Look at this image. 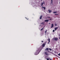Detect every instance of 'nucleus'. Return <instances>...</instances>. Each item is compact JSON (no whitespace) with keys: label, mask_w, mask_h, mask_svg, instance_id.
Segmentation results:
<instances>
[{"label":"nucleus","mask_w":60,"mask_h":60,"mask_svg":"<svg viewBox=\"0 0 60 60\" xmlns=\"http://www.w3.org/2000/svg\"><path fill=\"white\" fill-rule=\"evenodd\" d=\"M55 25H56V24Z\"/></svg>","instance_id":"29"},{"label":"nucleus","mask_w":60,"mask_h":60,"mask_svg":"<svg viewBox=\"0 0 60 60\" xmlns=\"http://www.w3.org/2000/svg\"><path fill=\"white\" fill-rule=\"evenodd\" d=\"M45 4V2H43L41 4V6H43V4Z\"/></svg>","instance_id":"3"},{"label":"nucleus","mask_w":60,"mask_h":60,"mask_svg":"<svg viewBox=\"0 0 60 60\" xmlns=\"http://www.w3.org/2000/svg\"><path fill=\"white\" fill-rule=\"evenodd\" d=\"M40 52V49H39L38 50H37L36 52L34 53L35 55H37L39 54Z\"/></svg>","instance_id":"1"},{"label":"nucleus","mask_w":60,"mask_h":60,"mask_svg":"<svg viewBox=\"0 0 60 60\" xmlns=\"http://www.w3.org/2000/svg\"><path fill=\"white\" fill-rule=\"evenodd\" d=\"M53 0H51V4H53Z\"/></svg>","instance_id":"10"},{"label":"nucleus","mask_w":60,"mask_h":60,"mask_svg":"<svg viewBox=\"0 0 60 60\" xmlns=\"http://www.w3.org/2000/svg\"><path fill=\"white\" fill-rule=\"evenodd\" d=\"M42 16H40V19H41V18H42Z\"/></svg>","instance_id":"15"},{"label":"nucleus","mask_w":60,"mask_h":60,"mask_svg":"<svg viewBox=\"0 0 60 60\" xmlns=\"http://www.w3.org/2000/svg\"><path fill=\"white\" fill-rule=\"evenodd\" d=\"M47 31V30H46L45 31V34H46Z\"/></svg>","instance_id":"16"},{"label":"nucleus","mask_w":60,"mask_h":60,"mask_svg":"<svg viewBox=\"0 0 60 60\" xmlns=\"http://www.w3.org/2000/svg\"><path fill=\"white\" fill-rule=\"evenodd\" d=\"M49 20H44L45 22H48L49 21Z\"/></svg>","instance_id":"2"},{"label":"nucleus","mask_w":60,"mask_h":60,"mask_svg":"<svg viewBox=\"0 0 60 60\" xmlns=\"http://www.w3.org/2000/svg\"><path fill=\"white\" fill-rule=\"evenodd\" d=\"M55 15H58V14H55Z\"/></svg>","instance_id":"23"},{"label":"nucleus","mask_w":60,"mask_h":60,"mask_svg":"<svg viewBox=\"0 0 60 60\" xmlns=\"http://www.w3.org/2000/svg\"><path fill=\"white\" fill-rule=\"evenodd\" d=\"M57 13V11H55L53 12V13Z\"/></svg>","instance_id":"13"},{"label":"nucleus","mask_w":60,"mask_h":60,"mask_svg":"<svg viewBox=\"0 0 60 60\" xmlns=\"http://www.w3.org/2000/svg\"><path fill=\"white\" fill-rule=\"evenodd\" d=\"M48 41H49V42L48 43V44H49V43L50 42V39H49V38L48 40Z\"/></svg>","instance_id":"8"},{"label":"nucleus","mask_w":60,"mask_h":60,"mask_svg":"<svg viewBox=\"0 0 60 60\" xmlns=\"http://www.w3.org/2000/svg\"><path fill=\"white\" fill-rule=\"evenodd\" d=\"M45 54L47 55V56H49V54L47 53V52H45Z\"/></svg>","instance_id":"5"},{"label":"nucleus","mask_w":60,"mask_h":60,"mask_svg":"<svg viewBox=\"0 0 60 60\" xmlns=\"http://www.w3.org/2000/svg\"><path fill=\"white\" fill-rule=\"evenodd\" d=\"M41 42H43V41H41Z\"/></svg>","instance_id":"22"},{"label":"nucleus","mask_w":60,"mask_h":60,"mask_svg":"<svg viewBox=\"0 0 60 60\" xmlns=\"http://www.w3.org/2000/svg\"><path fill=\"white\" fill-rule=\"evenodd\" d=\"M51 26H51V28H52V27H54V25H53V24H52Z\"/></svg>","instance_id":"6"},{"label":"nucleus","mask_w":60,"mask_h":60,"mask_svg":"<svg viewBox=\"0 0 60 60\" xmlns=\"http://www.w3.org/2000/svg\"><path fill=\"white\" fill-rule=\"evenodd\" d=\"M49 49L50 50V51H51V49L50 48H49Z\"/></svg>","instance_id":"18"},{"label":"nucleus","mask_w":60,"mask_h":60,"mask_svg":"<svg viewBox=\"0 0 60 60\" xmlns=\"http://www.w3.org/2000/svg\"><path fill=\"white\" fill-rule=\"evenodd\" d=\"M58 38H56L54 39V40L55 41H57V40H58Z\"/></svg>","instance_id":"4"},{"label":"nucleus","mask_w":60,"mask_h":60,"mask_svg":"<svg viewBox=\"0 0 60 60\" xmlns=\"http://www.w3.org/2000/svg\"><path fill=\"white\" fill-rule=\"evenodd\" d=\"M50 60H52V59H51L50 58Z\"/></svg>","instance_id":"24"},{"label":"nucleus","mask_w":60,"mask_h":60,"mask_svg":"<svg viewBox=\"0 0 60 60\" xmlns=\"http://www.w3.org/2000/svg\"><path fill=\"white\" fill-rule=\"evenodd\" d=\"M42 46L43 47H44L45 46V44L44 43V44H43V45H42Z\"/></svg>","instance_id":"14"},{"label":"nucleus","mask_w":60,"mask_h":60,"mask_svg":"<svg viewBox=\"0 0 60 60\" xmlns=\"http://www.w3.org/2000/svg\"><path fill=\"white\" fill-rule=\"evenodd\" d=\"M57 28H58V27H57L55 28V31H56V30L57 29Z\"/></svg>","instance_id":"9"},{"label":"nucleus","mask_w":60,"mask_h":60,"mask_svg":"<svg viewBox=\"0 0 60 60\" xmlns=\"http://www.w3.org/2000/svg\"><path fill=\"white\" fill-rule=\"evenodd\" d=\"M49 48H47L45 50H49Z\"/></svg>","instance_id":"12"},{"label":"nucleus","mask_w":60,"mask_h":60,"mask_svg":"<svg viewBox=\"0 0 60 60\" xmlns=\"http://www.w3.org/2000/svg\"><path fill=\"white\" fill-rule=\"evenodd\" d=\"M53 32H55V30H53Z\"/></svg>","instance_id":"20"},{"label":"nucleus","mask_w":60,"mask_h":60,"mask_svg":"<svg viewBox=\"0 0 60 60\" xmlns=\"http://www.w3.org/2000/svg\"><path fill=\"white\" fill-rule=\"evenodd\" d=\"M49 18H50V17H49Z\"/></svg>","instance_id":"31"},{"label":"nucleus","mask_w":60,"mask_h":60,"mask_svg":"<svg viewBox=\"0 0 60 60\" xmlns=\"http://www.w3.org/2000/svg\"><path fill=\"white\" fill-rule=\"evenodd\" d=\"M50 24V23H49V24Z\"/></svg>","instance_id":"30"},{"label":"nucleus","mask_w":60,"mask_h":60,"mask_svg":"<svg viewBox=\"0 0 60 60\" xmlns=\"http://www.w3.org/2000/svg\"><path fill=\"white\" fill-rule=\"evenodd\" d=\"M58 55L59 56H60V53H59V54H58Z\"/></svg>","instance_id":"21"},{"label":"nucleus","mask_w":60,"mask_h":60,"mask_svg":"<svg viewBox=\"0 0 60 60\" xmlns=\"http://www.w3.org/2000/svg\"><path fill=\"white\" fill-rule=\"evenodd\" d=\"M48 11L49 12V13H51V11H52L50 10H49Z\"/></svg>","instance_id":"7"},{"label":"nucleus","mask_w":60,"mask_h":60,"mask_svg":"<svg viewBox=\"0 0 60 60\" xmlns=\"http://www.w3.org/2000/svg\"><path fill=\"white\" fill-rule=\"evenodd\" d=\"M26 19H27L26 18Z\"/></svg>","instance_id":"28"},{"label":"nucleus","mask_w":60,"mask_h":60,"mask_svg":"<svg viewBox=\"0 0 60 60\" xmlns=\"http://www.w3.org/2000/svg\"><path fill=\"white\" fill-rule=\"evenodd\" d=\"M42 7L43 8H44V10H45V9H46V8L45 7H43V6H42Z\"/></svg>","instance_id":"11"},{"label":"nucleus","mask_w":60,"mask_h":60,"mask_svg":"<svg viewBox=\"0 0 60 60\" xmlns=\"http://www.w3.org/2000/svg\"><path fill=\"white\" fill-rule=\"evenodd\" d=\"M48 18H49V17H48Z\"/></svg>","instance_id":"32"},{"label":"nucleus","mask_w":60,"mask_h":60,"mask_svg":"<svg viewBox=\"0 0 60 60\" xmlns=\"http://www.w3.org/2000/svg\"><path fill=\"white\" fill-rule=\"evenodd\" d=\"M59 39H60V38H59Z\"/></svg>","instance_id":"27"},{"label":"nucleus","mask_w":60,"mask_h":60,"mask_svg":"<svg viewBox=\"0 0 60 60\" xmlns=\"http://www.w3.org/2000/svg\"><path fill=\"white\" fill-rule=\"evenodd\" d=\"M47 60H49V58H47L46 59Z\"/></svg>","instance_id":"17"},{"label":"nucleus","mask_w":60,"mask_h":60,"mask_svg":"<svg viewBox=\"0 0 60 60\" xmlns=\"http://www.w3.org/2000/svg\"><path fill=\"white\" fill-rule=\"evenodd\" d=\"M51 53H52V54H53V53L52 52H51Z\"/></svg>","instance_id":"26"},{"label":"nucleus","mask_w":60,"mask_h":60,"mask_svg":"<svg viewBox=\"0 0 60 60\" xmlns=\"http://www.w3.org/2000/svg\"><path fill=\"white\" fill-rule=\"evenodd\" d=\"M51 20V19L50 20Z\"/></svg>","instance_id":"25"},{"label":"nucleus","mask_w":60,"mask_h":60,"mask_svg":"<svg viewBox=\"0 0 60 60\" xmlns=\"http://www.w3.org/2000/svg\"><path fill=\"white\" fill-rule=\"evenodd\" d=\"M43 28L42 29H41V30H43Z\"/></svg>","instance_id":"19"}]
</instances>
